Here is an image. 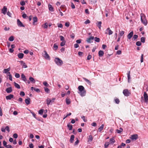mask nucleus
I'll use <instances>...</instances> for the list:
<instances>
[{
  "mask_svg": "<svg viewBox=\"0 0 148 148\" xmlns=\"http://www.w3.org/2000/svg\"><path fill=\"white\" fill-rule=\"evenodd\" d=\"M78 89L79 90L78 93L81 96L84 97L86 95V91L83 86H79L78 87Z\"/></svg>",
  "mask_w": 148,
  "mask_h": 148,
  "instance_id": "1",
  "label": "nucleus"
},
{
  "mask_svg": "<svg viewBox=\"0 0 148 148\" xmlns=\"http://www.w3.org/2000/svg\"><path fill=\"white\" fill-rule=\"evenodd\" d=\"M141 20L142 23L145 25H147V21L145 19V16L143 14L141 13L140 14Z\"/></svg>",
  "mask_w": 148,
  "mask_h": 148,
  "instance_id": "2",
  "label": "nucleus"
},
{
  "mask_svg": "<svg viewBox=\"0 0 148 148\" xmlns=\"http://www.w3.org/2000/svg\"><path fill=\"white\" fill-rule=\"evenodd\" d=\"M54 61L57 65L58 66H61L63 64L62 60L58 58H56L54 60Z\"/></svg>",
  "mask_w": 148,
  "mask_h": 148,
  "instance_id": "3",
  "label": "nucleus"
},
{
  "mask_svg": "<svg viewBox=\"0 0 148 148\" xmlns=\"http://www.w3.org/2000/svg\"><path fill=\"white\" fill-rule=\"evenodd\" d=\"M56 98H53L52 99H51L49 98H47L46 100L47 104L48 105L49 104H51L54 101Z\"/></svg>",
  "mask_w": 148,
  "mask_h": 148,
  "instance_id": "4",
  "label": "nucleus"
},
{
  "mask_svg": "<svg viewBox=\"0 0 148 148\" xmlns=\"http://www.w3.org/2000/svg\"><path fill=\"white\" fill-rule=\"evenodd\" d=\"M123 93L125 96L128 97L131 95V92L128 89H125L123 90Z\"/></svg>",
  "mask_w": 148,
  "mask_h": 148,
  "instance_id": "5",
  "label": "nucleus"
},
{
  "mask_svg": "<svg viewBox=\"0 0 148 148\" xmlns=\"http://www.w3.org/2000/svg\"><path fill=\"white\" fill-rule=\"evenodd\" d=\"M45 54L43 55V56L46 59H48L49 60L50 59V57L48 54L47 51L45 50L44 51Z\"/></svg>",
  "mask_w": 148,
  "mask_h": 148,
  "instance_id": "6",
  "label": "nucleus"
},
{
  "mask_svg": "<svg viewBox=\"0 0 148 148\" xmlns=\"http://www.w3.org/2000/svg\"><path fill=\"white\" fill-rule=\"evenodd\" d=\"M138 138V135L137 134L132 135L131 136L130 138L133 140H136Z\"/></svg>",
  "mask_w": 148,
  "mask_h": 148,
  "instance_id": "7",
  "label": "nucleus"
},
{
  "mask_svg": "<svg viewBox=\"0 0 148 148\" xmlns=\"http://www.w3.org/2000/svg\"><path fill=\"white\" fill-rule=\"evenodd\" d=\"M17 24L20 27H25L24 25L21 22L19 19L17 20Z\"/></svg>",
  "mask_w": 148,
  "mask_h": 148,
  "instance_id": "8",
  "label": "nucleus"
},
{
  "mask_svg": "<svg viewBox=\"0 0 148 148\" xmlns=\"http://www.w3.org/2000/svg\"><path fill=\"white\" fill-rule=\"evenodd\" d=\"M94 39V36H90L89 38H88L86 41L88 42L89 43H91L92 42V40H93Z\"/></svg>",
  "mask_w": 148,
  "mask_h": 148,
  "instance_id": "9",
  "label": "nucleus"
},
{
  "mask_svg": "<svg viewBox=\"0 0 148 148\" xmlns=\"http://www.w3.org/2000/svg\"><path fill=\"white\" fill-rule=\"evenodd\" d=\"M144 97L145 101L146 102H147L148 101V96L146 92H144Z\"/></svg>",
  "mask_w": 148,
  "mask_h": 148,
  "instance_id": "10",
  "label": "nucleus"
},
{
  "mask_svg": "<svg viewBox=\"0 0 148 148\" xmlns=\"http://www.w3.org/2000/svg\"><path fill=\"white\" fill-rule=\"evenodd\" d=\"M7 9L6 6H4L2 9V13L4 14L5 15L6 14L7 12Z\"/></svg>",
  "mask_w": 148,
  "mask_h": 148,
  "instance_id": "11",
  "label": "nucleus"
},
{
  "mask_svg": "<svg viewBox=\"0 0 148 148\" xmlns=\"http://www.w3.org/2000/svg\"><path fill=\"white\" fill-rule=\"evenodd\" d=\"M21 78L22 80L25 82L27 81V79L25 75L23 73H22L21 75Z\"/></svg>",
  "mask_w": 148,
  "mask_h": 148,
  "instance_id": "12",
  "label": "nucleus"
},
{
  "mask_svg": "<svg viewBox=\"0 0 148 148\" xmlns=\"http://www.w3.org/2000/svg\"><path fill=\"white\" fill-rule=\"evenodd\" d=\"M133 31H132L127 35V37L128 39H130L132 38L133 36Z\"/></svg>",
  "mask_w": 148,
  "mask_h": 148,
  "instance_id": "13",
  "label": "nucleus"
},
{
  "mask_svg": "<svg viewBox=\"0 0 148 148\" xmlns=\"http://www.w3.org/2000/svg\"><path fill=\"white\" fill-rule=\"evenodd\" d=\"M14 97V95L12 94L7 96L6 97V99L7 100H10Z\"/></svg>",
  "mask_w": 148,
  "mask_h": 148,
  "instance_id": "14",
  "label": "nucleus"
},
{
  "mask_svg": "<svg viewBox=\"0 0 148 148\" xmlns=\"http://www.w3.org/2000/svg\"><path fill=\"white\" fill-rule=\"evenodd\" d=\"M5 90L7 93H10L12 91V87H10L6 88Z\"/></svg>",
  "mask_w": 148,
  "mask_h": 148,
  "instance_id": "15",
  "label": "nucleus"
},
{
  "mask_svg": "<svg viewBox=\"0 0 148 148\" xmlns=\"http://www.w3.org/2000/svg\"><path fill=\"white\" fill-rule=\"evenodd\" d=\"M33 24L34 25H35V23L37 22L38 21V18L37 17L35 16L33 18Z\"/></svg>",
  "mask_w": 148,
  "mask_h": 148,
  "instance_id": "16",
  "label": "nucleus"
},
{
  "mask_svg": "<svg viewBox=\"0 0 148 148\" xmlns=\"http://www.w3.org/2000/svg\"><path fill=\"white\" fill-rule=\"evenodd\" d=\"M83 79L85 82H86L89 85H91V82L89 80L87 79L85 77H83Z\"/></svg>",
  "mask_w": 148,
  "mask_h": 148,
  "instance_id": "17",
  "label": "nucleus"
},
{
  "mask_svg": "<svg viewBox=\"0 0 148 148\" xmlns=\"http://www.w3.org/2000/svg\"><path fill=\"white\" fill-rule=\"evenodd\" d=\"M30 99L28 97L27 99H25V103L27 105H29L30 103Z\"/></svg>",
  "mask_w": 148,
  "mask_h": 148,
  "instance_id": "18",
  "label": "nucleus"
},
{
  "mask_svg": "<svg viewBox=\"0 0 148 148\" xmlns=\"http://www.w3.org/2000/svg\"><path fill=\"white\" fill-rule=\"evenodd\" d=\"M104 53L103 51L101 50H100L99 51V57H102L103 56Z\"/></svg>",
  "mask_w": 148,
  "mask_h": 148,
  "instance_id": "19",
  "label": "nucleus"
},
{
  "mask_svg": "<svg viewBox=\"0 0 148 148\" xmlns=\"http://www.w3.org/2000/svg\"><path fill=\"white\" fill-rule=\"evenodd\" d=\"M10 70V68L9 67V68L6 69H4L3 71V73H7L8 72H9V71Z\"/></svg>",
  "mask_w": 148,
  "mask_h": 148,
  "instance_id": "20",
  "label": "nucleus"
},
{
  "mask_svg": "<svg viewBox=\"0 0 148 148\" xmlns=\"http://www.w3.org/2000/svg\"><path fill=\"white\" fill-rule=\"evenodd\" d=\"M115 140L114 138H111L110 139V144H113L115 142Z\"/></svg>",
  "mask_w": 148,
  "mask_h": 148,
  "instance_id": "21",
  "label": "nucleus"
},
{
  "mask_svg": "<svg viewBox=\"0 0 148 148\" xmlns=\"http://www.w3.org/2000/svg\"><path fill=\"white\" fill-rule=\"evenodd\" d=\"M107 31H108V34L109 35H111L113 33V32L111 31V30L110 29V28L108 27L107 28L106 30Z\"/></svg>",
  "mask_w": 148,
  "mask_h": 148,
  "instance_id": "22",
  "label": "nucleus"
},
{
  "mask_svg": "<svg viewBox=\"0 0 148 148\" xmlns=\"http://www.w3.org/2000/svg\"><path fill=\"white\" fill-rule=\"evenodd\" d=\"M18 56L19 58L22 59L24 56V54L23 53H19L18 54Z\"/></svg>",
  "mask_w": 148,
  "mask_h": 148,
  "instance_id": "23",
  "label": "nucleus"
},
{
  "mask_svg": "<svg viewBox=\"0 0 148 148\" xmlns=\"http://www.w3.org/2000/svg\"><path fill=\"white\" fill-rule=\"evenodd\" d=\"M93 138L91 135H89L88 138V141L91 142Z\"/></svg>",
  "mask_w": 148,
  "mask_h": 148,
  "instance_id": "24",
  "label": "nucleus"
},
{
  "mask_svg": "<svg viewBox=\"0 0 148 148\" xmlns=\"http://www.w3.org/2000/svg\"><path fill=\"white\" fill-rule=\"evenodd\" d=\"M74 137H75V136L73 135H72L71 136L70 139V142H71V143L73 142V141L74 140Z\"/></svg>",
  "mask_w": 148,
  "mask_h": 148,
  "instance_id": "25",
  "label": "nucleus"
},
{
  "mask_svg": "<svg viewBox=\"0 0 148 148\" xmlns=\"http://www.w3.org/2000/svg\"><path fill=\"white\" fill-rule=\"evenodd\" d=\"M14 85L16 88H17L18 89L20 88H21L20 86L18 84L16 83L15 82H14Z\"/></svg>",
  "mask_w": 148,
  "mask_h": 148,
  "instance_id": "26",
  "label": "nucleus"
},
{
  "mask_svg": "<svg viewBox=\"0 0 148 148\" xmlns=\"http://www.w3.org/2000/svg\"><path fill=\"white\" fill-rule=\"evenodd\" d=\"M48 7L49 8V10L50 11H51L52 12L53 11V8L51 5H48Z\"/></svg>",
  "mask_w": 148,
  "mask_h": 148,
  "instance_id": "27",
  "label": "nucleus"
},
{
  "mask_svg": "<svg viewBox=\"0 0 148 148\" xmlns=\"http://www.w3.org/2000/svg\"><path fill=\"white\" fill-rule=\"evenodd\" d=\"M67 127L69 128V130H72L73 128V126L72 125H71L70 124V123H69L67 125Z\"/></svg>",
  "mask_w": 148,
  "mask_h": 148,
  "instance_id": "28",
  "label": "nucleus"
},
{
  "mask_svg": "<svg viewBox=\"0 0 148 148\" xmlns=\"http://www.w3.org/2000/svg\"><path fill=\"white\" fill-rule=\"evenodd\" d=\"M104 125L102 124L101 126L99 128L98 130L99 132H101L103 129Z\"/></svg>",
  "mask_w": 148,
  "mask_h": 148,
  "instance_id": "29",
  "label": "nucleus"
},
{
  "mask_svg": "<svg viewBox=\"0 0 148 148\" xmlns=\"http://www.w3.org/2000/svg\"><path fill=\"white\" fill-rule=\"evenodd\" d=\"M29 80L32 82L34 83H35V80L33 77H30L29 78Z\"/></svg>",
  "mask_w": 148,
  "mask_h": 148,
  "instance_id": "30",
  "label": "nucleus"
},
{
  "mask_svg": "<svg viewBox=\"0 0 148 148\" xmlns=\"http://www.w3.org/2000/svg\"><path fill=\"white\" fill-rule=\"evenodd\" d=\"M21 64H23V67L25 68H27V66L26 65L25 63L23 61L21 62Z\"/></svg>",
  "mask_w": 148,
  "mask_h": 148,
  "instance_id": "31",
  "label": "nucleus"
},
{
  "mask_svg": "<svg viewBox=\"0 0 148 148\" xmlns=\"http://www.w3.org/2000/svg\"><path fill=\"white\" fill-rule=\"evenodd\" d=\"M123 131V129L121 128H120L119 129V130H116V131L119 134H120Z\"/></svg>",
  "mask_w": 148,
  "mask_h": 148,
  "instance_id": "32",
  "label": "nucleus"
},
{
  "mask_svg": "<svg viewBox=\"0 0 148 148\" xmlns=\"http://www.w3.org/2000/svg\"><path fill=\"white\" fill-rule=\"evenodd\" d=\"M101 23H102L101 21H99L97 23V26L100 29H101Z\"/></svg>",
  "mask_w": 148,
  "mask_h": 148,
  "instance_id": "33",
  "label": "nucleus"
},
{
  "mask_svg": "<svg viewBox=\"0 0 148 148\" xmlns=\"http://www.w3.org/2000/svg\"><path fill=\"white\" fill-rule=\"evenodd\" d=\"M66 102L67 104H69L71 103L70 99L68 98H66Z\"/></svg>",
  "mask_w": 148,
  "mask_h": 148,
  "instance_id": "34",
  "label": "nucleus"
},
{
  "mask_svg": "<svg viewBox=\"0 0 148 148\" xmlns=\"http://www.w3.org/2000/svg\"><path fill=\"white\" fill-rule=\"evenodd\" d=\"M8 74H9V75H8V76H9V79L11 81H12V75L10 74V72H8Z\"/></svg>",
  "mask_w": 148,
  "mask_h": 148,
  "instance_id": "35",
  "label": "nucleus"
},
{
  "mask_svg": "<svg viewBox=\"0 0 148 148\" xmlns=\"http://www.w3.org/2000/svg\"><path fill=\"white\" fill-rule=\"evenodd\" d=\"M53 47L55 50H56L58 48L57 44L56 43L54 44L53 45Z\"/></svg>",
  "mask_w": 148,
  "mask_h": 148,
  "instance_id": "36",
  "label": "nucleus"
},
{
  "mask_svg": "<svg viewBox=\"0 0 148 148\" xmlns=\"http://www.w3.org/2000/svg\"><path fill=\"white\" fill-rule=\"evenodd\" d=\"M94 39L95 40V41L97 42H99L100 41V38H97V37H95V38H94Z\"/></svg>",
  "mask_w": 148,
  "mask_h": 148,
  "instance_id": "37",
  "label": "nucleus"
},
{
  "mask_svg": "<svg viewBox=\"0 0 148 148\" xmlns=\"http://www.w3.org/2000/svg\"><path fill=\"white\" fill-rule=\"evenodd\" d=\"M71 115V112H70L69 114H67L66 115H64V116L63 119H64L66 118L67 117L69 116H70Z\"/></svg>",
  "mask_w": 148,
  "mask_h": 148,
  "instance_id": "38",
  "label": "nucleus"
},
{
  "mask_svg": "<svg viewBox=\"0 0 148 148\" xmlns=\"http://www.w3.org/2000/svg\"><path fill=\"white\" fill-rule=\"evenodd\" d=\"M44 110L43 109H40L38 111V114L40 115H42L43 114Z\"/></svg>",
  "mask_w": 148,
  "mask_h": 148,
  "instance_id": "39",
  "label": "nucleus"
},
{
  "mask_svg": "<svg viewBox=\"0 0 148 148\" xmlns=\"http://www.w3.org/2000/svg\"><path fill=\"white\" fill-rule=\"evenodd\" d=\"M124 33V32L123 31H122L119 32V36L121 37L123 35Z\"/></svg>",
  "mask_w": 148,
  "mask_h": 148,
  "instance_id": "40",
  "label": "nucleus"
},
{
  "mask_svg": "<svg viewBox=\"0 0 148 148\" xmlns=\"http://www.w3.org/2000/svg\"><path fill=\"white\" fill-rule=\"evenodd\" d=\"M110 144V143L108 142H106L105 143V145H104V147L105 148H107L109 145Z\"/></svg>",
  "mask_w": 148,
  "mask_h": 148,
  "instance_id": "41",
  "label": "nucleus"
},
{
  "mask_svg": "<svg viewBox=\"0 0 148 148\" xmlns=\"http://www.w3.org/2000/svg\"><path fill=\"white\" fill-rule=\"evenodd\" d=\"M8 40L10 41H12L14 40V37L12 36H11L9 37L8 39Z\"/></svg>",
  "mask_w": 148,
  "mask_h": 148,
  "instance_id": "42",
  "label": "nucleus"
},
{
  "mask_svg": "<svg viewBox=\"0 0 148 148\" xmlns=\"http://www.w3.org/2000/svg\"><path fill=\"white\" fill-rule=\"evenodd\" d=\"M42 26H43V27L47 29L48 27V23H45L44 25L43 26L42 25Z\"/></svg>",
  "mask_w": 148,
  "mask_h": 148,
  "instance_id": "43",
  "label": "nucleus"
},
{
  "mask_svg": "<svg viewBox=\"0 0 148 148\" xmlns=\"http://www.w3.org/2000/svg\"><path fill=\"white\" fill-rule=\"evenodd\" d=\"M43 84L46 87H48L49 86V84L46 81L44 82H43Z\"/></svg>",
  "mask_w": 148,
  "mask_h": 148,
  "instance_id": "44",
  "label": "nucleus"
},
{
  "mask_svg": "<svg viewBox=\"0 0 148 148\" xmlns=\"http://www.w3.org/2000/svg\"><path fill=\"white\" fill-rule=\"evenodd\" d=\"M44 89L45 92H46L47 93H49V92L50 90L47 88L45 87L44 88Z\"/></svg>",
  "mask_w": 148,
  "mask_h": 148,
  "instance_id": "45",
  "label": "nucleus"
},
{
  "mask_svg": "<svg viewBox=\"0 0 148 148\" xmlns=\"http://www.w3.org/2000/svg\"><path fill=\"white\" fill-rule=\"evenodd\" d=\"M138 37V36L137 35H134L133 36L132 39L133 40H135Z\"/></svg>",
  "mask_w": 148,
  "mask_h": 148,
  "instance_id": "46",
  "label": "nucleus"
},
{
  "mask_svg": "<svg viewBox=\"0 0 148 148\" xmlns=\"http://www.w3.org/2000/svg\"><path fill=\"white\" fill-rule=\"evenodd\" d=\"M66 42L65 41H62V42H61L60 44V46H64Z\"/></svg>",
  "mask_w": 148,
  "mask_h": 148,
  "instance_id": "47",
  "label": "nucleus"
},
{
  "mask_svg": "<svg viewBox=\"0 0 148 148\" xmlns=\"http://www.w3.org/2000/svg\"><path fill=\"white\" fill-rule=\"evenodd\" d=\"M145 38L144 37H143L141 38V42L144 43L145 42Z\"/></svg>",
  "mask_w": 148,
  "mask_h": 148,
  "instance_id": "48",
  "label": "nucleus"
},
{
  "mask_svg": "<svg viewBox=\"0 0 148 148\" xmlns=\"http://www.w3.org/2000/svg\"><path fill=\"white\" fill-rule=\"evenodd\" d=\"M15 76L16 78H19L20 77V75L19 74L16 73L15 74Z\"/></svg>",
  "mask_w": 148,
  "mask_h": 148,
  "instance_id": "49",
  "label": "nucleus"
},
{
  "mask_svg": "<svg viewBox=\"0 0 148 148\" xmlns=\"http://www.w3.org/2000/svg\"><path fill=\"white\" fill-rule=\"evenodd\" d=\"M130 71H129L128 73L127 74L128 80L129 82V80L130 79Z\"/></svg>",
  "mask_w": 148,
  "mask_h": 148,
  "instance_id": "50",
  "label": "nucleus"
},
{
  "mask_svg": "<svg viewBox=\"0 0 148 148\" xmlns=\"http://www.w3.org/2000/svg\"><path fill=\"white\" fill-rule=\"evenodd\" d=\"M60 40L61 41H65L64 40V37L63 36H60Z\"/></svg>",
  "mask_w": 148,
  "mask_h": 148,
  "instance_id": "51",
  "label": "nucleus"
},
{
  "mask_svg": "<svg viewBox=\"0 0 148 148\" xmlns=\"http://www.w3.org/2000/svg\"><path fill=\"white\" fill-rule=\"evenodd\" d=\"M115 102L117 104H119L120 102V101L118 99L116 98L115 99Z\"/></svg>",
  "mask_w": 148,
  "mask_h": 148,
  "instance_id": "52",
  "label": "nucleus"
},
{
  "mask_svg": "<svg viewBox=\"0 0 148 148\" xmlns=\"http://www.w3.org/2000/svg\"><path fill=\"white\" fill-rule=\"evenodd\" d=\"M77 140L75 142V143H74V145H77L79 142V141L78 140L77 138Z\"/></svg>",
  "mask_w": 148,
  "mask_h": 148,
  "instance_id": "53",
  "label": "nucleus"
},
{
  "mask_svg": "<svg viewBox=\"0 0 148 148\" xmlns=\"http://www.w3.org/2000/svg\"><path fill=\"white\" fill-rule=\"evenodd\" d=\"M31 113L32 114L33 117L35 119H37V118L36 117V114L33 112H31Z\"/></svg>",
  "mask_w": 148,
  "mask_h": 148,
  "instance_id": "54",
  "label": "nucleus"
},
{
  "mask_svg": "<svg viewBox=\"0 0 148 148\" xmlns=\"http://www.w3.org/2000/svg\"><path fill=\"white\" fill-rule=\"evenodd\" d=\"M20 95L22 96H24L25 95V93L23 91H21L20 93Z\"/></svg>",
  "mask_w": 148,
  "mask_h": 148,
  "instance_id": "55",
  "label": "nucleus"
},
{
  "mask_svg": "<svg viewBox=\"0 0 148 148\" xmlns=\"http://www.w3.org/2000/svg\"><path fill=\"white\" fill-rule=\"evenodd\" d=\"M7 143L5 140L3 141V145L5 147H7Z\"/></svg>",
  "mask_w": 148,
  "mask_h": 148,
  "instance_id": "56",
  "label": "nucleus"
},
{
  "mask_svg": "<svg viewBox=\"0 0 148 148\" xmlns=\"http://www.w3.org/2000/svg\"><path fill=\"white\" fill-rule=\"evenodd\" d=\"M141 45V43L140 41H138L136 43V45L137 46H140Z\"/></svg>",
  "mask_w": 148,
  "mask_h": 148,
  "instance_id": "57",
  "label": "nucleus"
},
{
  "mask_svg": "<svg viewBox=\"0 0 148 148\" xmlns=\"http://www.w3.org/2000/svg\"><path fill=\"white\" fill-rule=\"evenodd\" d=\"M22 16L24 18H25L27 17V18H28V17L27 16V15L25 13L22 15Z\"/></svg>",
  "mask_w": 148,
  "mask_h": 148,
  "instance_id": "58",
  "label": "nucleus"
},
{
  "mask_svg": "<svg viewBox=\"0 0 148 148\" xmlns=\"http://www.w3.org/2000/svg\"><path fill=\"white\" fill-rule=\"evenodd\" d=\"M71 7L72 9H74L75 8L74 4L72 2L71 3Z\"/></svg>",
  "mask_w": 148,
  "mask_h": 148,
  "instance_id": "59",
  "label": "nucleus"
},
{
  "mask_svg": "<svg viewBox=\"0 0 148 148\" xmlns=\"http://www.w3.org/2000/svg\"><path fill=\"white\" fill-rule=\"evenodd\" d=\"M140 61L141 62H142L143 61V54H142L141 57Z\"/></svg>",
  "mask_w": 148,
  "mask_h": 148,
  "instance_id": "60",
  "label": "nucleus"
},
{
  "mask_svg": "<svg viewBox=\"0 0 148 148\" xmlns=\"http://www.w3.org/2000/svg\"><path fill=\"white\" fill-rule=\"evenodd\" d=\"M20 4L22 6L24 5H25V3L24 1H23L20 2Z\"/></svg>",
  "mask_w": 148,
  "mask_h": 148,
  "instance_id": "61",
  "label": "nucleus"
},
{
  "mask_svg": "<svg viewBox=\"0 0 148 148\" xmlns=\"http://www.w3.org/2000/svg\"><path fill=\"white\" fill-rule=\"evenodd\" d=\"M58 27L62 28L63 27V25L61 23H58Z\"/></svg>",
  "mask_w": 148,
  "mask_h": 148,
  "instance_id": "62",
  "label": "nucleus"
},
{
  "mask_svg": "<svg viewBox=\"0 0 148 148\" xmlns=\"http://www.w3.org/2000/svg\"><path fill=\"white\" fill-rule=\"evenodd\" d=\"M13 136L14 138H17L18 136L17 134L15 133L13 134Z\"/></svg>",
  "mask_w": 148,
  "mask_h": 148,
  "instance_id": "63",
  "label": "nucleus"
},
{
  "mask_svg": "<svg viewBox=\"0 0 148 148\" xmlns=\"http://www.w3.org/2000/svg\"><path fill=\"white\" fill-rule=\"evenodd\" d=\"M92 56L90 55H89L87 57V59L88 60H90Z\"/></svg>",
  "mask_w": 148,
  "mask_h": 148,
  "instance_id": "64",
  "label": "nucleus"
}]
</instances>
